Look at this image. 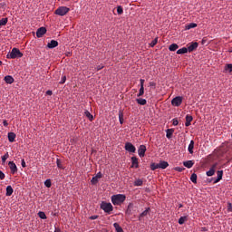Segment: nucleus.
Returning a JSON list of instances; mask_svg holds the SVG:
<instances>
[{
  "instance_id": "nucleus-1",
  "label": "nucleus",
  "mask_w": 232,
  "mask_h": 232,
  "mask_svg": "<svg viewBox=\"0 0 232 232\" xmlns=\"http://www.w3.org/2000/svg\"><path fill=\"white\" fill-rule=\"evenodd\" d=\"M111 200L113 206H121V204H124V201L126 200V195L124 194L112 195L111 198Z\"/></svg>"
},
{
  "instance_id": "nucleus-13",
  "label": "nucleus",
  "mask_w": 232,
  "mask_h": 232,
  "mask_svg": "<svg viewBox=\"0 0 232 232\" xmlns=\"http://www.w3.org/2000/svg\"><path fill=\"white\" fill-rule=\"evenodd\" d=\"M193 121V116L191 115H187L186 116V122H185V126L188 127L191 126V121Z\"/></svg>"
},
{
  "instance_id": "nucleus-34",
  "label": "nucleus",
  "mask_w": 232,
  "mask_h": 232,
  "mask_svg": "<svg viewBox=\"0 0 232 232\" xmlns=\"http://www.w3.org/2000/svg\"><path fill=\"white\" fill-rule=\"evenodd\" d=\"M225 71L226 72H232V63H227L225 65Z\"/></svg>"
},
{
  "instance_id": "nucleus-27",
  "label": "nucleus",
  "mask_w": 232,
  "mask_h": 232,
  "mask_svg": "<svg viewBox=\"0 0 232 232\" xmlns=\"http://www.w3.org/2000/svg\"><path fill=\"white\" fill-rule=\"evenodd\" d=\"M178 55H182L183 53H188V48L183 47L177 51Z\"/></svg>"
},
{
  "instance_id": "nucleus-32",
  "label": "nucleus",
  "mask_w": 232,
  "mask_h": 232,
  "mask_svg": "<svg viewBox=\"0 0 232 232\" xmlns=\"http://www.w3.org/2000/svg\"><path fill=\"white\" fill-rule=\"evenodd\" d=\"M8 23V18H2L0 19V26H5V24Z\"/></svg>"
},
{
  "instance_id": "nucleus-57",
  "label": "nucleus",
  "mask_w": 232,
  "mask_h": 232,
  "mask_svg": "<svg viewBox=\"0 0 232 232\" xmlns=\"http://www.w3.org/2000/svg\"><path fill=\"white\" fill-rule=\"evenodd\" d=\"M1 64H3V62H2V61H0V66H1Z\"/></svg>"
},
{
  "instance_id": "nucleus-35",
  "label": "nucleus",
  "mask_w": 232,
  "mask_h": 232,
  "mask_svg": "<svg viewBox=\"0 0 232 232\" xmlns=\"http://www.w3.org/2000/svg\"><path fill=\"white\" fill-rule=\"evenodd\" d=\"M190 180L191 182H193L194 184H197V174L193 173L190 177Z\"/></svg>"
},
{
  "instance_id": "nucleus-55",
  "label": "nucleus",
  "mask_w": 232,
  "mask_h": 232,
  "mask_svg": "<svg viewBox=\"0 0 232 232\" xmlns=\"http://www.w3.org/2000/svg\"><path fill=\"white\" fill-rule=\"evenodd\" d=\"M92 220H95L97 218V216L91 217Z\"/></svg>"
},
{
  "instance_id": "nucleus-39",
  "label": "nucleus",
  "mask_w": 232,
  "mask_h": 232,
  "mask_svg": "<svg viewBox=\"0 0 232 232\" xmlns=\"http://www.w3.org/2000/svg\"><path fill=\"white\" fill-rule=\"evenodd\" d=\"M144 95V87H140L137 97H142Z\"/></svg>"
},
{
  "instance_id": "nucleus-15",
  "label": "nucleus",
  "mask_w": 232,
  "mask_h": 232,
  "mask_svg": "<svg viewBox=\"0 0 232 232\" xmlns=\"http://www.w3.org/2000/svg\"><path fill=\"white\" fill-rule=\"evenodd\" d=\"M131 162H132V168H139V160L137 159V157H132Z\"/></svg>"
},
{
  "instance_id": "nucleus-38",
  "label": "nucleus",
  "mask_w": 232,
  "mask_h": 232,
  "mask_svg": "<svg viewBox=\"0 0 232 232\" xmlns=\"http://www.w3.org/2000/svg\"><path fill=\"white\" fill-rule=\"evenodd\" d=\"M123 12H124V10L122 9V6L120 5L117 7V14L119 15H122Z\"/></svg>"
},
{
  "instance_id": "nucleus-29",
  "label": "nucleus",
  "mask_w": 232,
  "mask_h": 232,
  "mask_svg": "<svg viewBox=\"0 0 232 232\" xmlns=\"http://www.w3.org/2000/svg\"><path fill=\"white\" fill-rule=\"evenodd\" d=\"M84 115L85 117H87V119H89V121H93V115L92 113H90L88 111H84Z\"/></svg>"
},
{
  "instance_id": "nucleus-28",
  "label": "nucleus",
  "mask_w": 232,
  "mask_h": 232,
  "mask_svg": "<svg viewBox=\"0 0 232 232\" xmlns=\"http://www.w3.org/2000/svg\"><path fill=\"white\" fill-rule=\"evenodd\" d=\"M166 133L167 139H171V137L173 136V129H168L166 130Z\"/></svg>"
},
{
  "instance_id": "nucleus-43",
  "label": "nucleus",
  "mask_w": 232,
  "mask_h": 232,
  "mask_svg": "<svg viewBox=\"0 0 232 232\" xmlns=\"http://www.w3.org/2000/svg\"><path fill=\"white\" fill-rule=\"evenodd\" d=\"M9 155H8V152L5 153L3 157H2V161L3 162H6V160L8 159Z\"/></svg>"
},
{
  "instance_id": "nucleus-52",
  "label": "nucleus",
  "mask_w": 232,
  "mask_h": 232,
  "mask_svg": "<svg viewBox=\"0 0 232 232\" xmlns=\"http://www.w3.org/2000/svg\"><path fill=\"white\" fill-rule=\"evenodd\" d=\"M22 168H26V162L24 160H22Z\"/></svg>"
},
{
  "instance_id": "nucleus-4",
  "label": "nucleus",
  "mask_w": 232,
  "mask_h": 232,
  "mask_svg": "<svg viewBox=\"0 0 232 232\" xmlns=\"http://www.w3.org/2000/svg\"><path fill=\"white\" fill-rule=\"evenodd\" d=\"M70 12V8L66 7V6H61L58 9L55 10L56 15H66L68 13Z\"/></svg>"
},
{
  "instance_id": "nucleus-18",
  "label": "nucleus",
  "mask_w": 232,
  "mask_h": 232,
  "mask_svg": "<svg viewBox=\"0 0 232 232\" xmlns=\"http://www.w3.org/2000/svg\"><path fill=\"white\" fill-rule=\"evenodd\" d=\"M223 175H224V171H222V170L218 171V178L215 180V184H217V182H220V180H222V176Z\"/></svg>"
},
{
  "instance_id": "nucleus-51",
  "label": "nucleus",
  "mask_w": 232,
  "mask_h": 232,
  "mask_svg": "<svg viewBox=\"0 0 232 232\" xmlns=\"http://www.w3.org/2000/svg\"><path fill=\"white\" fill-rule=\"evenodd\" d=\"M140 88H144V79H140Z\"/></svg>"
},
{
  "instance_id": "nucleus-5",
  "label": "nucleus",
  "mask_w": 232,
  "mask_h": 232,
  "mask_svg": "<svg viewBox=\"0 0 232 232\" xmlns=\"http://www.w3.org/2000/svg\"><path fill=\"white\" fill-rule=\"evenodd\" d=\"M171 104L172 106H180V104H182V96H178L175 97L172 101H171Z\"/></svg>"
},
{
  "instance_id": "nucleus-12",
  "label": "nucleus",
  "mask_w": 232,
  "mask_h": 232,
  "mask_svg": "<svg viewBox=\"0 0 232 232\" xmlns=\"http://www.w3.org/2000/svg\"><path fill=\"white\" fill-rule=\"evenodd\" d=\"M57 46H59V42L55 41V40H52L50 43H48L47 47H49L50 49L53 48H57Z\"/></svg>"
},
{
  "instance_id": "nucleus-14",
  "label": "nucleus",
  "mask_w": 232,
  "mask_h": 232,
  "mask_svg": "<svg viewBox=\"0 0 232 232\" xmlns=\"http://www.w3.org/2000/svg\"><path fill=\"white\" fill-rule=\"evenodd\" d=\"M5 82H6V84H12L14 83V77L7 75L4 78Z\"/></svg>"
},
{
  "instance_id": "nucleus-17",
  "label": "nucleus",
  "mask_w": 232,
  "mask_h": 232,
  "mask_svg": "<svg viewBox=\"0 0 232 232\" xmlns=\"http://www.w3.org/2000/svg\"><path fill=\"white\" fill-rule=\"evenodd\" d=\"M215 168H217V165H214L208 171H207L208 177H213V175H215Z\"/></svg>"
},
{
  "instance_id": "nucleus-56",
  "label": "nucleus",
  "mask_w": 232,
  "mask_h": 232,
  "mask_svg": "<svg viewBox=\"0 0 232 232\" xmlns=\"http://www.w3.org/2000/svg\"><path fill=\"white\" fill-rule=\"evenodd\" d=\"M150 86H155L154 82H150Z\"/></svg>"
},
{
  "instance_id": "nucleus-48",
  "label": "nucleus",
  "mask_w": 232,
  "mask_h": 232,
  "mask_svg": "<svg viewBox=\"0 0 232 232\" xmlns=\"http://www.w3.org/2000/svg\"><path fill=\"white\" fill-rule=\"evenodd\" d=\"M102 68H104V65L100 64L96 67V71L99 72V70H102Z\"/></svg>"
},
{
  "instance_id": "nucleus-40",
  "label": "nucleus",
  "mask_w": 232,
  "mask_h": 232,
  "mask_svg": "<svg viewBox=\"0 0 232 232\" xmlns=\"http://www.w3.org/2000/svg\"><path fill=\"white\" fill-rule=\"evenodd\" d=\"M44 186H45L46 188H52V181H51L50 179H46V180L44 181Z\"/></svg>"
},
{
  "instance_id": "nucleus-44",
  "label": "nucleus",
  "mask_w": 232,
  "mask_h": 232,
  "mask_svg": "<svg viewBox=\"0 0 232 232\" xmlns=\"http://www.w3.org/2000/svg\"><path fill=\"white\" fill-rule=\"evenodd\" d=\"M227 211H228V213H232V204L231 203H227Z\"/></svg>"
},
{
  "instance_id": "nucleus-22",
  "label": "nucleus",
  "mask_w": 232,
  "mask_h": 232,
  "mask_svg": "<svg viewBox=\"0 0 232 232\" xmlns=\"http://www.w3.org/2000/svg\"><path fill=\"white\" fill-rule=\"evenodd\" d=\"M8 140H9V142H14L15 140V133L9 132L8 133Z\"/></svg>"
},
{
  "instance_id": "nucleus-20",
  "label": "nucleus",
  "mask_w": 232,
  "mask_h": 232,
  "mask_svg": "<svg viewBox=\"0 0 232 232\" xmlns=\"http://www.w3.org/2000/svg\"><path fill=\"white\" fill-rule=\"evenodd\" d=\"M12 193H14V188H12V186H7L6 187V197H11Z\"/></svg>"
},
{
  "instance_id": "nucleus-42",
  "label": "nucleus",
  "mask_w": 232,
  "mask_h": 232,
  "mask_svg": "<svg viewBox=\"0 0 232 232\" xmlns=\"http://www.w3.org/2000/svg\"><path fill=\"white\" fill-rule=\"evenodd\" d=\"M159 39L158 38H155L151 43H150V46L151 48H153V46H155V44H157Z\"/></svg>"
},
{
  "instance_id": "nucleus-24",
  "label": "nucleus",
  "mask_w": 232,
  "mask_h": 232,
  "mask_svg": "<svg viewBox=\"0 0 232 232\" xmlns=\"http://www.w3.org/2000/svg\"><path fill=\"white\" fill-rule=\"evenodd\" d=\"M191 28H197V24L190 23L185 25V30H191Z\"/></svg>"
},
{
  "instance_id": "nucleus-16",
  "label": "nucleus",
  "mask_w": 232,
  "mask_h": 232,
  "mask_svg": "<svg viewBox=\"0 0 232 232\" xmlns=\"http://www.w3.org/2000/svg\"><path fill=\"white\" fill-rule=\"evenodd\" d=\"M119 121L120 124H124V112L122 111H119Z\"/></svg>"
},
{
  "instance_id": "nucleus-3",
  "label": "nucleus",
  "mask_w": 232,
  "mask_h": 232,
  "mask_svg": "<svg viewBox=\"0 0 232 232\" xmlns=\"http://www.w3.org/2000/svg\"><path fill=\"white\" fill-rule=\"evenodd\" d=\"M101 208L105 213H111V211H113V205H111V203H108L106 201H102V204H101Z\"/></svg>"
},
{
  "instance_id": "nucleus-7",
  "label": "nucleus",
  "mask_w": 232,
  "mask_h": 232,
  "mask_svg": "<svg viewBox=\"0 0 232 232\" xmlns=\"http://www.w3.org/2000/svg\"><path fill=\"white\" fill-rule=\"evenodd\" d=\"M102 179V173L98 172V173L96 174V176H94V177L91 179V183L93 184V185H95V184H97V182H99V179Z\"/></svg>"
},
{
  "instance_id": "nucleus-21",
  "label": "nucleus",
  "mask_w": 232,
  "mask_h": 232,
  "mask_svg": "<svg viewBox=\"0 0 232 232\" xmlns=\"http://www.w3.org/2000/svg\"><path fill=\"white\" fill-rule=\"evenodd\" d=\"M169 50L170 52H176V50H179V44H170L169 47Z\"/></svg>"
},
{
  "instance_id": "nucleus-49",
  "label": "nucleus",
  "mask_w": 232,
  "mask_h": 232,
  "mask_svg": "<svg viewBox=\"0 0 232 232\" xmlns=\"http://www.w3.org/2000/svg\"><path fill=\"white\" fill-rule=\"evenodd\" d=\"M0 179L5 180V173H3V171L1 170H0Z\"/></svg>"
},
{
  "instance_id": "nucleus-41",
  "label": "nucleus",
  "mask_w": 232,
  "mask_h": 232,
  "mask_svg": "<svg viewBox=\"0 0 232 232\" xmlns=\"http://www.w3.org/2000/svg\"><path fill=\"white\" fill-rule=\"evenodd\" d=\"M134 186H142V180H141V179H137V180L134 182Z\"/></svg>"
},
{
  "instance_id": "nucleus-36",
  "label": "nucleus",
  "mask_w": 232,
  "mask_h": 232,
  "mask_svg": "<svg viewBox=\"0 0 232 232\" xmlns=\"http://www.w3.org/2000/svg\"><path fill=\"white\" fill-rule=\"evenodd\" d=\"M148 213H150V208H147L146 210H144L140 215V218H142V217H146L148 215Z\"/></svg>"
},
{
  "instance_id": "nucleus-30",
  "label": "nucleus",
  "mask_w": 232,
  "mask_h": 232,
  "mask_svg": "<svg viewBox=\"0 0 232 232\" xmlns=\"http://www.w3.org/2000/svg\"><path fill=\"white\" fill-rule=\"evenodd\" d=\"M150 168H151L152 171H155V169H160L159 163H152L150 165Z\"/></svg>"
},
{
  "instance_id": "nucleus-54",
  "label": "nucleus",
  "mask_w": 232,
  "mask_h": 232,
  "mask_svg": "<svg viewBox=\"0 0 232 232\" xmlns=\"http://www.w3.org/2000/svg\"><path fill=\"white\" fill-rule=\"evenodd\" d=\"M52 93H53V92H52V91H50V90L46 92V95H52Z\"/></svg>"
},
{
  "instance_id": "nucleus-58",
  "label": "nucleus",
  "mask_w": 232,
  "mask_h": 232,
  "mask_svg": "<svg viewBox=\"0 0 232 232\" xmlns=\"http://www.w3.org/2000/svg\"><path fill=\"white\" fill-rule=\"evenodd\" d=\"M54 232H60V230H57V229H56Z\"/></svg>"
},
{
  "instance_id": "nucleus-53",
  "label": "nucleus",
  "mask_w": 232,
  "mask_h": 232,
  "mask_svg": "<svg viewBox=\"0 0 232 232\" xmlns=\"http://www.w3.org/2000/svg\"><path fill=\"white\" fill-rule=\"evenodd\" d=\"M3 124H4V126H8V121H6V120H5L4 121H3Z\"/></svg>"
},
{
  "instance_id": "nucleus-26",
  "label": "nucleus",
  "mask_w": 232,
  "mask_h": 232,
  "mask_svg": "<svg viewBox=\"0 0 232 232\" xmlns=\"http://www.w3.org/2000/svg\"><path fill=\"white\" fill-rule=\"evenodd\" d=\"M193 160H188V161H184L183 165L185 166V168H193Z\"/></svg>"
},
{
  "instance_id": "nucleus-6",
  "label": "nucleus",
  "mask_w": 232,
  "mask_h": 232,
  "mask_svg": "<svg viewBox=\"0 0 232 232\" xmlns=\"http://www.w3.org/2000/svg\"><path fill=\"white\" fill-rule=\"evenodd\" d=\"M125 150L126 151H129V153H135L137 149L135 148V146H133V144L127 142L125 144Z\"/></svg>"
},
{
  "instance_id": "nucleus-45",
  "label": "nucleus",
  "mask_w": 232,
  "mask_h": 232,
  "mask_svg": "<svg viewBox=\"0 0 232 232\" xmlns=\"http://www.w3.org/2000/svg\"><path fill=\"white\" fill-rule=\"evenodd\" d=\"M172 124L173 126H179V121L177 119H173Z\"/></svg>"
},
{
  "instance_id": "nucleus-2",
  "label": "nucleus",
  "mask_w": 232,
  "mask_h": 232,
  "mask_svg": "<svg viewBox=\"0 0 232 232\" xmlns=\"http://www.w3.org/2000/svg\"><path fill=\"white\" fill-rule=\"evenodd\" d=\"M23 57V53L17 48H13L11 53L7 54V59H19Z\"/></svg>"
},
{
  "instance_id": "nucleus-37",
  "label": "nucleus",
  "mask_w": 232,
  "mask_h": 232,
  "mask_svg": "<svg viewBox=\"0 0 232 232\" xmlns=\"http://www.w3.org/2000/svg\"><path fill=\"white\" fill-rule=\"evenodd\" d=\"M38 217H40L43 220H46V214L43 211L38 213Z\"/></svg>"
},
{
  "instance_id": "nucleus-46",
  "label": "nucleus",
  "mask_w": 232,
  "mask_h": 232,
  "mask_svg": "<svg viewBox=\"0 0 232 232\" xmlns=\"http://www.w3.org/2000/svg\"><path fill=\"white\" fill-rule=\"evenodd\" d=\"M174 169H175V171H179V173L184 171V169H182L180 167H176Z\"/></svg>"
},
{
  "instance_id": "nucleus-10",
  "label": "nucleus",
  "mask_w": 232,
  "mask_h": 232,
  "mask_svg": "<svg viewBox=\"0 0 232 232\" xmlns=\"http://www.w3.org/2000/svg\"><path fill=\"white\" fill-rule=\"evenodd\" d=\"M9 167L11 169V173H13V175L17 173V165H15L14 161H9Z\"/></svg>"
},
{
  "instance_id": "nucleus-25",
  "label": "nucleus",
  "mask_w": 232,
  "mask_h": 232,
  "mask_svg": "<svg viewBox=\"0 0 232 232\" xmlns=\"http://www.w3.org/2000/svg\"><path fill=\"white\" fill-rule=\"evenodd\" d=\"M136 102H138V104H140V106H146V99H142V98H139L136 99Z\"/></svg>"
},
{
  "instance_id": "nucleus-50",
  "label": "nucleus",
  "mask_w": 232,
  "mask_h": 232,
  "mask_svg": "<svg viewBox=\"0 0 232 232\" xmlns=\"http://www.w3.org/2000/svg\"><path fill=\"white\" fill-rule=\"evenodd\" d=\"M66 82V76H63L62 78V81L60 82L61 84H64Z\"/></svg>"
},
{
  "instance_id": "nucleus-31",
  "label": "nucleus",
  "mask_w": 232,
  "mask_h": 232,
  "mask_svg": "<svg viewBox=\"0 0 232 232\" xmlns=\"http://www.w3.org/2000/svg\"><path fill=\"white\" fill-rule=\"evenodd\" d=\"M113 226H114V227L116 229V232H124L122 230V227L121 226H119V223H114Z\"/></svg>"
},
{
  "instance_id": "nucleus-11",
  "label": "nucleus",
  "mask_w": 232,
  "mask_h": 232,
  "mask_svg": "<svg viewBox=\"0 0 232 232\" xmlns=\"http://www.w3.org/2000/svg\"><path fill=\"white\" fill-rule=\"evenodd\" d=\"M138 153L140 157H144V155L146 154V147L144 145H140L138 150Z\"/></svg>"
},
{
  "instance_id": "nucleus-23",
  "label": "nucleus",
  "mask_w": 232,
  "mask_h": 232,
  "mask_svg": "<svg viewBox=\"0 0 232 232\" xmlns=\"http://www.w3.org/2000/svg\"><path fill=\"white\" fill-rule=\"evenodd\" d=\"M195 148V141L191 140L188 145V153L193 154V149Z\"/></svg>"
},
{
  "instance_id": "nucleus-33",
  "label": "nucleus",
  "mask_w": 232,
  "mask_h": 232,
  "mask_svg": "<svg viewBox=\"0 0 232 232\" xmlns=\"http://www.w3.org/2000/svg\"><path fill=\"white\" fill-rule=\"evenodd\" d=\"M186 220H188V217H181V218H179V224L180 225V226H182V224H184V222H186Z\"/></svg>"
},
{
  "instance_id": "nucleus-8",
  "label": "nucleus",
  "mask_w": 232,
  "mask_h": 232,
  "mask_svg": "<svg viewBox=\"0 0 232 232\" xmlns=\"http://www.w3.org/2000/svg\"><path fill=\"white\" fill-rule=\"evenodd\" d=\"M198 48V43L195 42V43H192L190 44L187 50L188 52H193L194 50H197Z\"/></svg>"
},
{
  "instance_id": "nucleus-9",
  "label": "nucleus",
  "mask_w": 232,
  "mask_h": 232,
  "mask_svg": "<svg viewBox=\"0 0 232 232\" xmlns=\"http://www.w3.org/2000/svg\"><path fill=\"white\" fill-rule=\"evenodd\" d=\"M46 34L45 27H40L36 32V37H43Z\"/></svg>"
},
{
  "instance_id": "nucleus-47",
  "label": "nucleus",
  "mask_w": 232,
  "mask_h": 232,
  "mask_svg": "<svg viewBox=\"0 0 232 232\" xmlns=\"http://www.w3.org/2000/svg\"><path fill=\"white\" fill-rule=\"evenodd\" d=\"M57 166L60 169H63V165L61 164V160H57Z\"/></svg>"
},
{
  "instance_id": "nucleus-19",
  "label": "nucleus",
  "mask_w": 232,
  "mask_h": 232,
  "mask_svg": "<svg viewBox=\"0 0 232 232\" xmlns=\"http://www.w3.org/2000/svg\"><path fill=\"white\" fill-rule=\"evenodd\" d=\"M159 164H160V169H166V168L169 166L168 161H160Z\"/></svg>"
}]
</instances>
